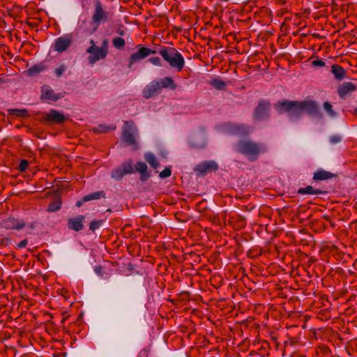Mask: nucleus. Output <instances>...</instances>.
<instances>
[{"label":"nucleus","instance_id":"nucleus-50","mask_svg":"<svg viewBox=\"0 0 357 357\" xmlns=\"http://www.w3.org/2000/svg\"><path fill=\"white\" fill-rule=\"evenodd\" d=\"M5 83V80L3 79V78L2 77H0V85Z\"/></svg>","mask_w":357,"mask_h":357},{"label":"nucleus","instance_id":"nucleus-4","mask_svg":"<svg viewBox=\"0 0 357 357\" xmlns=\"http://www.w3.org/2000/svg\"><path fill=\"white\" fill-rule=\"evenodd\" d=\"M138 137V130L132 121H125L122 131V139L126 145L132 146L133 150L138 148L136 138Z\"/></svg>","mask_w":357,"mask_h":357},{"label":"nucleus","instance_id":"nucleus-40","mask_svg":"<svg viewBox=\"0 0 357 357\" xmlns=\"http://www.w3.org/2000/svg\"><path fill=\"white\" fill-rule=\"evenodd\" d=\"M312 65L315 67H323L325 66V62L321 59L314 60L312 62Z\"/></svg>","mask_w":357,"mask_h":357},{"label":"nucleus","instance_id":"nucleus-37","mask_svg":"<svg viewBox=\"0 0 357 357\" xmlns=\"http://www.w3.org/2000/svg\"><path fill=\"white\" fill-rule=\"evenodd\" d=\"M66 68L64 65H61L59 67L56 68L54 70V73L57 77H60L63 73L66 71Z\"/></svg>","mask_w":357,"mask_h":357},{"label":"nucleus","instance_id":"nucleus-34","mask_svg":"<svg viewBox=\"0 0 357 357\" xmlns=\"http://www.w3.org/2000/svg\"><path fill=\"white\" fill-rule=\"evenodd\" d=\"M115 128V126L106 127L102 125H99L98 126L94 128V130L96 132H106L109 130H113Z\"/></svg>","mask_w":357,"mask_h":357},{"label":"nucleus","instance_id":"nucleus-48","mask_svg":"<svg viewBox=\"0 0 357 357\" xmlns=\"http://www.w3.org/2000/svg\"><path fill=\"white\" fill-rule=\"evenodd\" d=\"M2 244L7 245L9 242V240L8 238L2 239Z\"/></svg>","mask_w":357,"mask_h":357},{"label":"nucleus","instance_id":"nucleus-31","mask_svg":"<svg viewBox=\"0 0 357 357\" xmlns=\"http://www.w3.org/2000/svg\"><path fill=\"white\" fill-rule=\"evenodd\" d=\"M114 47L118 50H121L126 45V41L121 37H115L112 40Z\"/></svg>","mask_w":357,"mask_h":357},{"label":"nucleus","instance_id":"nucleus-32","mask_svg":"<svg viewBox=\"0 0 357 357\" xmlns=\"http://www.w3.org/2000/svg\"><path fill=\"white\" fill-rule=\"evenodd\" d=\"M104 222V220H96L92 221L89 225L90 230L95 231L96 229H99Z\"/></svg>","mask_w":357,"mask_h":357},{"label":"nucleus","instance_id":"nucleus-21","mask_svg":"<svg viewBox=\"0 0 357 357\" xmlns=\"http://www.w3.org/2000/svg\"><path fill=\"white\" fill-rule=\"evenodd\" d=\"M135 167L136 171L140 174V180L142 181H145L150 177V175L147 172L148 167L145 162H137Z\"/></svg>","mask_w":357,"mask_h":357},{"label":"nucleus","instance_id":"nucleus-27","mask_svg":"<svg viewBox=\"0 0 357 357\" xmlns=\"http://www.w3.org/2000/svg\"><path fill=\"white\" fill-rule=\"evenodd\" d=\"M145 160L153 167L157 169L160 166V163L155 156L151 152L146 153L144 155Z\"/></svg>","mask_w":357,"mask_h":357},{"label":"nucleus","instance_id":"nucleus-8","mask_svg":"<svg viewBox=\"0 0 357 357\" xmlns=\"http://www.w3.org/2000/svg\"><path fill=\"white\" fill-rule=\"evenodd\" d=\"M137 51L132 54L129 57L128 68H131L132 66L140 59H143L151 54H155V51L151 50V49L144 47L141 45H138L137 47Z\"/></svg>","mask_w":357,"mask_h":357},{"label":"nucleus","instance_id":"nucleus-44","mask_svg":"<svg viewBox=\"0 0 357 357\" xmlns=\"http://www.w3.org/2000/svg\"><path fill=\"white\" fill-rule=\"evenodd\" d=\"M87 202V201H85V200H84V197H83V198H82L81 200H78V201L76 202V204H75V205H76V206H77V207H81V206L83 205V204H84V202Z\"/></svg>","mask_w":357,"mask_h":357},{"label":"nucleus","instance_id":"nucleus-47","mask_svg":"<svg viewBox=\"0 0 357 357\" xmlns=\"http://www.w3.org/2000/svg\"><path fill=\"white\" fill-rule=\"evenodd\" d=\"M205 145H206V143H205V142H204V141H203V142H202V144H200L199 146V145H197V144H193V146H194L195 147H204V146H205Z\"/></svg>","mask_w":357,"mask_h":357},{"label":"nucleus","instance_id":"nucleus-45","mask_svg":"<svg viewBox=\"0 0 357 357\" xmlns=\"http://www.w3.org/2000/svg\"><path fill=\"white\" fill-rule=\"evenodd\" d=\"M116 33L120 35V36H123L125 34V31H124V29L123 27H119L117 31H116Z\"/></svg>","mask_w":357,"mask_h":357},{"label":"nucleus","instance_id":"nucleus-43","mask_svg":"<svg viewBox=\"0 0 357 357\" xmlns=\"http://www.w3.org/2000/svg\"><path fill=\"white\" fill-rule=\"evenodd\" d=\"M228 20V22L229 24H231V25L233 26V22H234V16L233 15H228V16H225V25L226 24V20Z\"/></svg>","mask_w":357,"mask_h":357},{"label":"nucleus","instance_id":"nucleus-26","mask_svg":"<svg viewBox=\"0 0 357 357\" xmlns=\"http://www.w3.org/2000/svg\"><path fill=\"white\" fill-rule=\"evenodd\" d=\"M45 69V65L42 63H40L29 68L27 70V75L29 76H35L42 73Z\"/></svg>","mask_w":357,"mask_h":357},{"label":"nucleus","instance_id":"nucleus-17","mask_svg":"<svg viewBox=\"0 0 357 357\" xmlns=\"http://www.w3.org/2000/svg\"><path fill=\"white\" fill-rule=\"evenodd\" d=\"M84 219L85 217L82 215H79L75 218H69L68 220V227L70 229L79 231L84 227L83 222Z\"/></svg>","mask_w":357,"mask_h":357},{"label":"nucleus","instance_id":"nucleus-49","mask_svg":"<svg viewBox=\"0 0 357 357\" xmlns=\"http://www.w3.org/2000/svg\"><path fill=\"white\" fill-rule=\"evenodd\" d=\"M351 112H353L354 114L357 115V107H354Z\"/></svg>","mask_w":357,"mask_h":357},{"label":"nucleus","instance_id":"nucleus-13","mask_svg":"<svg viewBox=\"0 0 357 357\" xmlns=\"http://www.w3.org/2000/svg\"><path fill=\"white\" fill-rule=\"evenodd\" d=\"M1 227L6 229L20 230L25 227V222L22 220L15 219L14 218H8L3 220Z\"/></svg>","mask_w":357,"mask_h":357},{"label":"nucleus","instance_id":"nucleus-14","mask_svg":"<svg viewBox=\"0 0 357 357\" xmlns=\"http://www.w3.org/2000/svg\"><path fill=\"white\" fill-rule=\"evenodd\" d=\"M225 132H230L238 135H247L249 128L245 125H237L231 123H225Z\"/></svg>","mask_w":357,"mask_h":357},{"label":"nucleus","instance_id":"nucleus-10","mask_svg":"<svg viewBox=\"0 0 357 357\" xmlns=\"http://www.w3.org/2000/svg\"><path fill=\"white\" fill-rule=\"evenodd\" d=\"M270 102L265 100H261L254 112V119L256 121H264L269 116Z\"/></svg>","mask_w":357,"mask_h":357},{"label":"nucleus","instance_id":"nucleus-3","mask_svg":"<svg viewBox=\"0 0 357 357\" xmlns=\"http://www.w3.org/2000/svg\"><path fill=\"white\" fill-rule=\"evenodd\" d=\"M158 53L172 68L176 69L178 72L183 70L185 66L184 58L175 48L164 47L160 50Z\"/></svg>","mask_w":357,"mask_h":357},{"label":"nucleus","instance_id":"nucleus-23","mask_svg":"<svg viewBox=\"0 0 357 357\" xmlns=\"http://www.w3.org/2000/svg\"><path fill=\"white\" fill-rule=\"evenodd\" d=\"M335 175L324 169H319L314 173L313 179L314 181H324L335 177Z\"/></svg>","mask_w":357,"mask_h":357},{"label":"nucleus","instance_id":"nucleus-39","mask_svg":"<svg viewBox=\"0 0 357 357\" xmlns=\"http://www.w3.org/2000/svg\"><path fill=\"white\" fill-rule=\"evenodd\" d=\"M29 165V162L26 160H22L20 162L18 169L20 172H24Z\"/></svg>","mask_w":357,"mask_h":357},{"label":"nucleus","instance_id":"nucleus-30","mask_svg":"<svg viewBox=\"0 0 357 357\" xmlns=\"http://www.w3.org/2000/svg\"><path fill=\"white\" fill-rule=\"evenodd\" d=\"M61 207V202L59 199L54 200L48 205L47 211L56 212Z\"/></svg>","mask_w":357,"mask_h":357},{"label":"nucleus","instance_id":"nucleus-18","mask_svg":"<svg viewBox=\"0 0 357 357\" xmlns=\"http://www.w3.org/2000/svg\"><path fill=\"white\" fill-rule=\"evenodd\" d=\"M159 90V85L155 80L152 81L149 83L143 90V97L148 99L153 96L157 91Z\"/></svg>","mask_w":357,"mask_h":357},{"label":"nucleus","instance_id":"nucleus-51","mask_svg":"<svg viewBox=\"0 0 357 357\" xmlns=\"http://www.w3.org/2000/svg\"><path fill=\"white\" fill-rule=\"evenodd\" d=\"M224 356L225 357H230V356H228L225 352Z\"/></svg>","mask_w":357,"mask_h":357},{"label":"nucleus","instance_id":"nucleus-46","mask_svg":"<svg viewBox=\"0 0 357 357\" xmlns=\"http://www.w3.org/2000/svg\"><path fill=\"white\" fill-rule=\"evenodd\" d=\"M101 270H102V268L100 266L99 267H96L95 268V271L97 274H100V272H101Z\"/></svg>","mask_w":357,"mask_h":357},{"label":"nucleus","instance_id":"nucleus-36","mask_svg":"<svg viewBox=\"0 0 357 357\" xmlns=\"http://www.w3.org/2000/svg\"><path fill=\"white\" fill-rule=\"evenodd\" d=\"M172 169L170 167H165L159 174L161 178H166L171 176Z\"/></svg>","mask_w":357,"mask_h":357},{"label":"nucleus","instance_id":"nucleus-15","mask_svg":"<svg viewBox=\"0 0 357 357\" xmlns=\"http://www.w3.org/2000/svg\"><path fill=\"white\" fill-rule=\"evenodd\" d=\"M45 120L52 123H62L67 120V117L56 109H50L45 116Z\"/></svg>","mask_w":357,"mask_h":357},{"label":"nucleus","instance_id":"nucleus-25","mask_svg":"<svg viewBox=\"0 0 357 357\" xmlns=\"http://www.w3.org/2000/svg\"><path fill=\"white\" fill-rule=\"evenodd\" d=\"M42 96L44 99L52 101H56L61 97V96L55 93L52 89L47 87L43 89Z\"/></svg>","mask_w":357,"mask_h":357},{"label":"nucleus","instance_id":"nucleus-38","mask_svg":"<svg viewBox=\"0 0 357 357\" xmlns=\"http://www.w3.org/2000/svg\"><path fill=\"white\" fill-rule=\"evenodd\" d=\"M149 61L154 66H162V62L159 57L153 56L149 59Z\"/></svg>","mask_w":357,"mask_h":357},{"label":"nucleus","instance_id":"nucleus-6","mask_svg":"<svg viewBox=\"0 0 357 357\" xmlns=\"http://www.w3.org/2000/svg\"><path fill=\"white\" fill-rule=\"evenodd\" d=\"M90 43L91 46L87 48L86 52L90 54L88 57L89 63L93 66L97 61L104 59L107 54L96 45L93 40H91Z\"/></svg>","mask_w":357,"mask_h":357},{"label":"nucleus","instance_id":"nucleus-12","mask_svg":"<svg viewBox=\"0 0 357 357\" xmlns=\"http://www.w3.org/2000/svg\"><path fill=\"white\" fill-rule=\"evenodd\" d=\"M218 169V165L213 160L205 161L196 165L194 171L200 175H205L212 171Z\"/></svg>","mask_w":357,"mask_h":357},{"label":"nucleus","instance_id":"nucleus-35","mask_svg":"<svg viewBox=\"0 0 357 357\" xmlns=\"http://www.w3.org/2000/svg\"><path fill=\"white\" fill-rule=\"evenodd\" d=\"M12 114L17 116H26L28 111L26 109H15L12 111Z\"/></svg>","mask_w":357,"mask_h":357},{"label":"nucleus","instance_id":"nucleus-41","mask_svg":"<svg viewBox=\"0 0 357 357\" xmlns=\"http://www.w3.org/2000/svg\"><path fill=\"white\" fill-rule=\"evenodd\" d=\"M99 48H100L102 51H105V53L107 54H108V40L106 39L104 40L102 43L101 47H99Z\"/></svg>","mask_w":357,"mask_h":357},{"label":"nucleus","instance_id":"nucleus-9","mask_svg":"<svg viewBox=\"0 0 357 357\" xmlns=\"http://www.w3.org/2000/svg\"><path fill=\"white\" fill-rule=\"evenodd\" d=\"M137 51L132 54L129 57L128 68H131L132 66L140 59H143L151 54H155V51L151 50V49L144 47L141 45H138L137 47Z\"/></svg>","mask_w":357,"mask_h":357},{"label":"nucleus","instance_id":"nucleus-1","mask_svg":"<svg viewBox=\"0 0 357 357\" xmlns=\"http://www.w3.org/2000/svg\"><path fill=\"white\" fill-rule=\"evenodd\" d=\"M275 110L280 113H287L288 119L291 122L298 121L303 114L305 112L310 116L321 118L319 103L313 100L296 101L283 100L275 105Z\"/></svg>","mask_w":357,"mask_h":357},{"label":"nucleus","instance_id":"nucleus-22","mask_svg":"<svg viewBox=\"0 0 357 357\" xmlns=\"http://www.w3.org/2000/svg\"><path fill=\"white\" fill-rule=\"evenodd\" d=\"M298 194L299 195H326V192L320 189H314L311 185H307L305 188H300L298 191Z\"/></svg>","mask_w":357,"mask_h":357},{"label":"nucleus","instance_id":"nucleus-33","mask_svg":"<svg viewBox=\"0 0 357 357\" xmlns=\"http://www.w3.org/2000/svg\"><path fill=\"white\" fill-rule=\"evenodd\" d=\"M342 140V137L340 135H333L328 137V142L331 145H335L340 143Z\"/></svg>","mask_w":357,"mask_h":357},{"label":"nucleus","instance_id":"nucleus-16","mask_svg":"<svg viewBox=\"0 0 357 357\" xmlns=\"http://www.w3.org/2000/svg\"><path fill=\"white\" fill-rule=\"evenodd\" d=\"M356 90V86L350 82H345L340 84L337 88V93L340 98H344L347 94Z\"/></svg>","mask_w":357,"mask_h":357},{"label":"nucleus","instance_id":"nucleus-11","mask_svg":"<svg viewBox=\"0 0 357 357\" xmlns=\"http://www.w3.org/2000/svg\"><path fill=\"white\" fill-rule=\"evenodd\" d=\"M73 43L71 34H64L55 40L53 44V50L59 53H62L68 50Z\"/></svg>","mask_w":357,"mask_h":357},{"label":"nucleus","instance_id":"nucleus-7","mask_svg":"<svg viewBox=\"0 0 357 357\" xmlns=\"http://www.w3.org/2000/svg\"><path fill=\"white\" fill-rule=\"evenodd\" d=\"M134 173L133 164L132 160H128L122 163L121 166L112 170L111 177L120 181L126 174Z\"/></svg>","mask_w":357,"mask_h":357},{"label":"nucleus","instance_id":"nucleus-24","mask_svg":"<svg viewBox=\"0 0 357 357\" xmlns=\"http://www.w3.org/2000/svg\"><path fill=\"white\" fill-rule=\"evenodd\" d=\"M155 82H158L159 85V89L162 88H169L174 90L176 87V85L174 84V80L169 77H166L164 78L156 79Z\"/></svg>","mask_w":357,"mask_h":357},{"label":"nucleus","instance_id":"nucleus-28","mask_svg":"<svg viewBox=\"0 0 357 357\" xmlns=\"http://www.w3.org/2000/svg\"><path fill=\"white\" fill-rule=\"evenodd\" d=\"M206 83L217 90L223 89V81L218 78L211 77L206 81Z\"/></svg>","mask_w":357,"mask_h":357},{"label":"nucleus","instance_id":"nucleus-19","mask_svg":"<svg viewBox=\"0 0 357 357\" xmlns=\"http://www.w3.org/2000/svg\"><path fill=\"white\" fill-rule=\"evenodd\" d=\"M331 73L334 75L335 79L337 81H342L347 78L345 69L339 65L333 64L331 66Z\"/></svg>","mask_w":357,"mask_h":357},{"label":"nucleus","instance_id":"nucleus-20","mask_svg":"<svg viewBox=\"0 0 357 357\" xmlns=\"http://www.w3.org/2000/svg\"><path fill=\"white\" fill-rule=\"evenodd\" d=\"M323 109L330 119L336 120L339 118L338 112L333 109V107L330 102L325 101L323 103Z\"/></svg>","mask_w":357,"mask_h":357},{"label":"nucleus","instance_id":"nucleus-5","mask_svg":"<svg viewBox=\"0 0 357 357\" xmlns=\"http://www.w3.org/2000/svg\"><path fill=\"white\" fill-rule=\"evenodd\" d=\"M94 10L91 16V25L93 31H96L102 23L109 20V13L105 10L100 0H96L93 3Z\"/></svg>","mask_w":357,"mask_h":357},{"label":"nucleus","instance_id":"nucleus-2","mask_svg":"<svg viewBox=\"0 0 357 357\" xmlns=\"http://www.w3.org/2000/svg\"><path fill=\"white\" fill-rule=\"evenodd\" d=\"M234 150L245 156L249 161L255 162L258 160L261 154L268 151L265 143L257 142L250 138L238 139L234 145Z\"/></svg>","mask_w":357,"mask_h":357},{"label":"nucleus","instance_id":"nucleus-29","mask_svg":"<svg viewBox=\"0 0 357 357\" xmlns=\"http://www.w3.org/2000/svg\"><path fill=\"white\" fill-rule=\"evenodd\" d=\"M101 197H105V193L103 191H97L84 196L85 201H91L94 199H98Z\"/></svg>","mask_w":357,"mask_h":357},{"label":"nucleus","instance_id":"nucleus-42","mask_svg":"<svg viewBox=\"0 0 357 357\" xmlns=\"http://www.w3.org/2000/svg\"><path fill=\"white\" fill-rule=\"evenodd\" d=\"M28 243L27 239H24L17 245V248L21 249L25 248Z\"/></svg>","mask_w":357,"mask_h":357}]
</instances>
